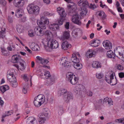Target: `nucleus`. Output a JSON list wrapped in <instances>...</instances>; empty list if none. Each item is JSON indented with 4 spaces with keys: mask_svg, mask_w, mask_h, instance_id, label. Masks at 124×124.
I'll return each mask as SVG.
<instances>
[{
    "mask_svg": "<svg viewBox=\"0 0 124 124\" xmlns=\"http://www.w3.org/2000/svg\"><path fill=\"white\" fill-rule=\"evenodd\" d=\"M58 94L60 96L63 95V99L66 103H68L70 100L73 99L72 94L64 88L61 89L59 90Z\"/></svg>",
    "mask_w": 124,
    "mask_h": 124,
    "instance_id": "nucleus-1",
    "label": "nucleus"
},
{
    "mask_svg": "<svg viewBox=\"0 0 124 124\" xmlns=\"http://www.w3.org/2000/svg\"><path fill=\"white\" fill-rule=\"evenodd\" d=\"M49 23V19L45 16H40V20L37 21L39 26L42 30L46 29V25L48 24Z\"/></svg>",
    "mask_w": 124,
    "mask_h": 124,
    "instance_id": "nucleus-2",
    "label": "nucleus"
},
{
    "mask_svg": "<svg viewBox=\"0 0 124 124\" xmlns=\"http://www.w3.org/2000/svg\"><path fill=\"white\" fill-rule=\"evenodd\" d=\"M40 75L41 76L44 75L46 79H47V83L49 85H52L54 83L55 80V78L54 76H51L50 73L48 71H44L43 73H42Z\"/></svg>",
    "mask_w": 124,
    "mask_h": 124,
    "instance_id": "nucleus-3",
    "label": "nucleus"
},
{
    "mask_svg": "<svg viewBox=\"0 0 124 124\" xmlns=\"http://www.w3.org/2000/svg\"><path fill=\"white\" fill-rule=\"evenodd\" d=\"M71 60L74 62L73 65L75 68L77 70H80L82 67V64L80 62L79 59L76 57V55L75 54H72Z\"/></svg>",
    "mask_w": 124,
    "mask_h": 124,
    "instance_id": "nucleus-4",
    "label": "nucleus"
},
{
    "mask_svg": "<svg viewBox=\"0 0 124 124\" xmlns=\"http://www.w3.org/2000/svg\"><path fill=\"white\" fill-rule=\"evenodd\" d=\"M47 44L48 46H50V47L52 49H56L59 46L58 42L54 39H49Z\"/></svg>",
    "mask_w": 124,
    "mask_h": 124,
    "instance_id": "nucleus-5",
    "label": "nucleus"
},
{
    "mask_svg": "<svg viewBox=\"0 0 124 124\" xmlns=\"http://www.w3.org/2000/svg\"><path fill=\"white\" fill-rule=\"evenodd\" d=\"M68 59L66 57H62L60 59V64L63 67H69L71 65V63L67 61Z\"/></svg>",
    "mask_w": 124,
    "mask_h": 124,
    "instance_id": "nucleus-6",
    "label": "nucleus"
},
{
    "mask_svg": "<svg viewBox=\"0 0 124 124\" xmlns=\"http://www.w3.org/2000/svg\"><path fill=\"white\" fill-rule=\"evenodd\" d=\"M114 52L116 55H119L120 56H122L124 62V48L118 47L116 48V50H115Z\"/></svg>",
    "mask_w": 124,
    "mask_h": 124,
    "instance_id": "nucleus-7",
    "label": "nucleus"
},
{
    "mask_svg": "<svg viewBox=\"0 0 124 124\" xmlns=\"http://www.w3.org/2000/svg\"><path fill=\"white\" fill-rule=\"evenodd\" d=\"M71 20L72 22L75 24L79 25L81 24V21L77 14H76L73 15L71 18Z\"/></svg>",
    "mask_w": 124,
    "mask_h": 124,
    "instance_id": "nucleus-8",
    "label": "nucleus"
},
{
    "mask_svg": "<svg viewBox=\"0 0 124 124\" xmlns=\"http://www.w3.org/2000/svg\"><path fill=\"white\" fill-rule=\"evenodd\" d=\"M84 87L82 85H78L75 86L74 91L75 93L78 95H81L82 90Z\"/></svg>",
    "mask_w": 124,
    "mask_h": 124,
    "instance_id": "nucleus-9",
    "label": "nucleus"
},
{
    "mask_svg": "<svg viewBox=\"0 0 124 124\" xmlns=\"http://www.w3.org/2000/svg\"><path fill=\"white\" fill-rule=\"evenodd\" d=\"M114 74L113 73L110 75V80H107V82L110 84L111 85H115L116 84L117 82V80L116 78H114Z\"/></svg>",
    "mask_w": 124,
    "mask_h": 124,
    "instance_id": "nucleus-10",
    "label": "nucleus"
},
{
    "mask_svg": "<svg viewBox=\"0 0 124 124\" xmlns=\"http://www.w3.org/2000/svg\"><path fill=\"white\" fill-rule=\"evenodd\" d=\"M78 4L82 8H86L89 6V3L87 0H80L78 2Z\"/></svg>",
    "mask_w": 124,
    "mask_h": 124,
    "instance_id": "nucleus-11",
    "label": "nucleus"
},
{
    "mask_svg": "<svg viewBox=\"0 0 124 124\" xmlns=\"http://www.w3.org/2000/svg\"><path fill=\"white\" fill-rule=\"evenodd\" d=\"M35 32L37 35L42 36L44 35V31L39 26L36 27L34 29Z\"/></svg>",
    "mask_w": 124,
    "mask_h": 124,
    "instance_id": "nucleus-12",
    "label": "nucleus"
},
{
    "mask_svg": "<svg viewBox=\"0 0 124 124\" xmlns=\"http://www.w3.org/2000/svg\"><path fill=\"white\" fill-rule=\"evenodd\" d=\"M103 46L106 49H111L112 48V46L111 43L108 41L106 40L103 42Z\"/></svg>",
    "mask_w": 124,
    "mask_h": 124,
    "instance_id": "nucleus-13",
    "label": "nucleus"
},
{
    "mask_svg": "<svg viewBox=\"0 0 124 124\" xmlns=\"http://www.w3.org/2000/svg\"><path fill=\"white\" fill-rule=\"evenodd\" d=\"M57 12L59 13L60 16L65 17L66 14L65 12V10L62 8L59 7L57 8Z\"/></svg>",
    "mask_w": 124,
    "mask_h": 124,
    "instance_id": "nucleus-14",
    "label": "nucleus"
},
{
    "mask_svg": "<svg viewBox=\"0 0 124 124\" xmlns=\"http://www.w3.org/2000/svg\"><path fill=\"white\" fill-rule=\"evenodd\" d=\"M96 15L97 16L100 17L102 20H104L106 18L107 16L105 13L103 11H100L96 12Z\"/></svg>",
    "mask_w": 124,
    "mask_h": 124,
    "instance_id": "nucleus-15",
    "label": "nucleus"
},
{
    "mask_svg": "<svg viewBox=\"0 0 124 124\" xmlns=\"http://www.w3.org/2000/svg\"><path fill=\"white\" fill-rule=\"evenodd\" d=\"M71 46V45L67 41H65L62 43V48L64 50H66L68 48H70Z\"/></svg>",
    "mask_w": 124,
    "mask_h": 124,
    "instance_id": "nucleus-16",
    "label": "nucleus"
},
{
    "mask_svg": "<svg viewBox=\"0 0 124 124\" xmlns=\"http://www.w3.org/2000/svg\"><path fill=\"white\" fill-rule=\"evenodd\" d=\"M96 53V51H94L89 50L86 53V55L87 57H92L94 56Z\"/></svg>",
    "mask_w": 124,
    "mask_h": 124,
    "instance_id": "nucleus-17",
    "label": "nucleus"
},
{
    "mask_svg": "<svg viewBox=\"0 0 124 124\" xmlns=\"http://www.w3.org/2000/svg\"><path fill=\"white\" fill-rule=\"evenodd\" d=\"M36 58L39 61V62H40L42 64H46L49 62L48 60L45 59H43L39 56H37Z\"/></svg>",
    "mask_w": 124,
    "mask_h": 124,
    "instance_id": "nucleus-18",
    "label": "nucleus"
},
{
    "mask_svg": "<svg viewBox=\"0 0 124 124\" xmlns=\"http://www.w3.org/2000/svg\"><path fill=\"white\" fill-rule=\"evenodd\" d=\"M82 31L79 28H76L72 32V36L76 38L78 36V33H81Z\"/></svg>",
    "mask_w": 124,
    "mask_h": 124,
    "instance_id": "nucleus-19",
    "label": "nucleus"
},
{
    "mask_svg": "<svg viewBox=\"0 0 124 124\" xmlns=\"http://www.w3.org/2000/svg\"><path fill=\"white\" fill-rule=\"evenodd\" d=\"M33 5L30 4L27 7V9L28 13L31 14L33 15L34 6Z\"/></svg>",
    "mask_w": 124,
    "mask_h": 124,
    "instance_id": "nucleus-20",
    "label": "nucleus"
},
{
    "mask_svg": "<svg viewBox=\"0 0 124 124\" xmlns=\"http://www.w3.org/2000/svg\"><path fill=\"white\" fill-rule=\"evenodd\" d=\"M79 13L81 16H83L86 15L87 10L85 8H80Z\"/></svg>",
    "mask_w": 124,
    "mask_h": 124,
    "instance_id": "nucleus-21",
    "label": "nucleus"
},
{
    "mask_svg": "<svg viewBox=\"0 0 124 124\" xmlns=\"http://www.w3.org/2000/svg\"><path fill=\"white\" fill-rule=\"evenodd\" d=\"M24 15L23 11L21 9H18L16 11L15 15L18 18L22 17Z\"/></svg>",
    "mask_w": 124,
    "mask_h": 124,
    "instance_id": "nucleus-22",
    "label": "nucleus"
},
{
    "mask_svg": "<svg viewBox=\"0 0 124 124\" xmlns=\"http://www.w3.org/2000/svg\"><path fill=\"white\" fill-rule=\"evenodd\" d=\"M50 29L53 31L59 30V27L58 24L53 23L50 25L49 26Z\"/></svg>",
    "mask_w": 124,
    "mask_h": 124,
    "instance_id": "nucleus-23",
    "label": "nucleus"
},
{
    "mask_svg": "<svg viewBox=\"0 0 124 124\" xmlns=\"http://www.w3.org/2000/svg\"><path fill=\"white\" fill-rule=\"evenodd\" d=\"M20 59V58L18 55H14L12 57L11 62L14 63L18 62Z\"/></svg>",
    "mask_w": 124,
    "mask_h": 124,
    "instance_id": "nucleus-24",
    "label": "nucleus"
},
{
    "mask_svg": "<svg viewBox=\"0 0 124 124\" xmlns=\"http://www.w3.org/2000/svg\"><path fill=\"white\" fill-rule=\"evenodd\" d=\"M100 41L99 40H94L93 41L91 44V46L96 47H97L100 44Z\"/></svg>",
    "mask_w": 124,
    "mask_h": 124,
    "instance_id": "nucleus-25",
    "label": "nucleus"
},
{
    "mask_svg": "<svg viewBox=\"0 0 124 124\" xmlns=\"http://www.w3.org/2000/svg\"><path fill=\"white\" fill-rule=\"evenodd\" d=\"M68 3L67 5L68 7L69 8H75V3L73 2H71L70 0H64Z\"/></svg>",
    "mask_w": 124,
    "mask_h": 124,
    "instance_id": "nucleus-26",
    "label": "nucleus"
},
{
    "mask_svg": "<svg viewBox=\"0 0 124 124\" xmlns=\"http://www.w3.org/2000/svg\"><path fill=\"white\" fill-rule=\"evenodd\" d=\"M116 50V49H115L114 50ZM114 52H115L114 51ZM115 54H116L115 52L114 54L113 51L111 50H109L108 51L107 53V57L110 58H114L115 56Z\"/></svg>",
    "mask_w": 124,
    "mask_h": 124,
    "instance_id": "nucleus-27",
    "label": "nucleus"
},
{
    "mask_svg": "<svg viewBox=\"0 0 124 124\" xmlns=\"http://www.w3.org/2000/svg\"><path fill=\"white\" fill-rule=\"evenodd\" d=\"M92 67L94 68H101V64L99 62H94L92 64Z\"/></svg>",
    "mask_w": 124,
    "mask_h": 124,
    "instance_id": "nucleus-28",
    "label": "nucleus"
},
{
    "mask_svg": "<svg viewBox=\"0 0 124 124\" xmlns=\"http://www.w3.org/2000/svg\"><path fill=\"white\" fill-rule=\"evenodd\" d=\"M22 0H14L13 2L14 5L16 7L18 8L20 6V4L21 3H23Z\"/></svg>",
    "mask_w": 124,
    "mask_h": 124,
    "instance_id": "nucleus-29",
    "label": "nucleus"
},
{
    "mask_svg": "<svg viewBox=\"0 0 124 124\" xmlns=\"http://www.w3.org/2000/svg\"><path fill=\"white\" fill-rule=\"evenodd\" d=\"M27 123H31L33 124H37V121L36 119L33 117H30L27 119Z\"/></svg>",
    "mask_w": 124,
    "mask_h": 124,
    "instance_id": "nucleus-30",
    "label": "nucleus"
},
{
    "mask_svg": "<svg viewBox=\"0 0 124 124\" xmlns=\"http://www.w3.org/2000/svg\"><path fill=\"white\" fill-rule=\"evenodd\" d=\"M75 76L73 73L70 72H68L66 74V78L67 80L69 81L72 79Z\"/></svg>",
    "mask_w": 124,
    "mask_h": 124,
    "instance_id": "nucleus-31",
    "label": "nucleus"
},
{
    "mask_svg": "<svg viewBox=\"0 0 124 124\" xmlns=\"http://www.w3.org/2000/svg\"><path fill=\"white\" fill-rule=\"evenodd\" d=\"M35 98L38 100H39V101H40L43 103L45 101V97L44 95L42 94H39L38 96L37 97H35Z\"/></svg>",
    "mask_w": 124,
    "mask_h": 124,
    "instance_id": "nucleus-32",
    "label": "nucleus"
},
{
    "mask_svg": "<svg viewBox=\"0 0 124 124\" xmlns=\"http://www.w3.org/2000/svg\"><path fill=\"white\" fill-rule=\"evenodd\" d=\"M34 8L33 15H38L40 11V8L38 6L34 5Z\"/></svg>",
    "mask_w": 124,
    "mask_h": 124,
    "instance_id": "nucleus-33",
    "label": "nucleus"
},
{
    "mask_svg": "<svg viewBox=\"0 0 124 124\" xmlns=\"http://www.w3.org/2000/svg\"><path fill=\"white\" fill-rule=\"evenodd\" d=\"M20 64L19 67L17 64L15 65V66L18 70L20 69L21 70H24L25 68V67L24 65V64L21 62H20Z\"/></svg>",
    "mask_w": 124,
    "mask_h": 124,
    "instance_id": "nucleus-34",
    "label": "nucleus"
},
{
    "mask_svg": "<svg viewBox=\"0 0 124 124\" xmlns=\"http://www.w3.org/2000/svg\"><path fill=\"white\" fill-rule=\"evenodd\" d=\"M105 102L106 103L108 102L109 106L113 104V102L112 101L111 99L108 97H106L103 100V103Z\"/></svg>",
    "mask_w": 124,
    "mask_h": 124,
    "instance_id": "nucleus-35",
    "label": "nucleus"
},
{
    "mask_svg": "<svg viewBox=\"0 0 124 124\" xmlns=\"http://www.w3.org/2000/svg\"><path fill=\"white\" fill-rule=\"evenodd\" d=\"M72 79L70 80L69 81L71 84L72 85H75L77 83L78 78V77H76L75 76L73 77Z\"/></svg>",
    "mask_w": 124,
    "mask_h": 124,
    "instance_id": "nucleus-36",
    "label": "nucleus"
},
{
    "mask_svg": "<svg viewBox=\"0 0 124 124\" xmlns=\"http://www.w3.org/2000/svg\"><path fill=\"white\" fill-rule=\"evenodd\" d=\"M33 102L35 106L36 107H40L43 103L41 102L40 101L38 100L35 98Z\"/></svg>",
    "mask_w": 124,
    "mask_h": 124,
    "instance_id": "nucleus-37",
    "label": "nucleus"
},
{
    "mask_svg": "<svg viewBox=\"0 0 124 124\" xmlns=\"http://www.w3.org/2000/svg\"><path fill=\"white\" fill-rule=\"evenodd\" d=\"M9 89V86L8 85H5L1 86L0 87V90L3 93L5 91L8 90Z\"/></svg>",
    "mask_w": 124,
    "mask_h": 124,
    "instance_id": "nucleus-38",
    "label": "nucleus"
},
{
    "mask_svg": "<svg viewBox=\"0 0 124 124\" xmlns=\"http://www.w3.org/2000/svg\"><path fill=\"white\" fill-rule=\"evenodd\" d=\"M1 31H0V38H3L5 37V34L6 29L5 28H1Z\"/></svg>",
    "mask_w": 124,
    "mask_h": 124,
    "instance_id": "nucleus-39",
    "label": "nucleus"
},
{
    "mask_svg": "<svg viewBox=\"0 0 124 124\" xmlns=\"http://www.w3.org/2000/svg\"><path fill=\"white\" fill-rule=\"evenodd\" d=\"M31 48L34 51H37L38 50L39 46L34 43H32L30 46Z\"/></svg>",
    "mask_w": 124,
    "mask_h": 124,
    "instance_id": "nucleus-40",
    "label": "nucleus"
},
{
    "mask_svg": "<svg viewBox=\"0 0 124 124\" xmlns=\"http://www.w3.org/2000/svg\"><path fill=\"white\" fill-rule=\"evenodd\" d=\"M70 36L69 33L67 31H65L63 33V36L61 37V39L63 40L64 39H68L69 37Z\"/></svg>",
    "mask_w": 124,
    "mask_h": 124,
    "instance_id": "nucleus-41",
    "label": "nucleus"
},
{
    "mask_svg": "<svg viewBox=\"0 0 124 124\" xmlns=\"http://www.w3.org/2000/svg\"><path fill=\"white\" fill-rule=\"evenodd\" d=\"M65 17L60 16V18L58 20V25H61L63 24Z\"/></svg>",
    "mask_w": 124,
    "mask_h": 124,
    "instance_id": "nucleus-42",
    "label": "nucleus"
},
{
    "mask_svg": "<svg viewBox=\"0 0 124 124\" xmlns=\"http://www.w3.org/2000/svg\"><path fill=\"white\" fill-rule=\"evenodd\" d=\"M17 30L19 33H22L23 31V27L20 25H18L17 27Z\"/></svg>",
    "mask_w": 124,
    "mask_h": 124,
    "instance_id": "nucleus-43",
    "label": "nucleus"
},
{
    "mask_svg": "<svg viewBox=\"0 0 124 124\" xmlns=\"http://www.w3.org/2000/svg\"><path fill=\"white\" fill-rule=\"evenodd\" d=\"M7 78L8 79L10 82L12 81V78L14 80H16V77L14 75H10L9 74L7 75Z\"/></svg>",
    "mask_w": 124,
    "mask_h": 124,
    "instance_id": "nucleus-44",
    "label": "nucleus"
},
{
    "mask_svg": "<svg viewBox=\"0 0 124 124\" xmlns=\"http://www.w3.org/2000/svg\"><path fill=\"white\" fill-rule=\"evenodd\" d=\"M46 114H45L42 113H41L39 114L38 115V116L39 118L45 119L46 120V118L48 116V115H47Z\"/></svg>",
    "mask_w": 124,
    "mask_h": 124,
    "instance_id": "nucleus-45",
    "label": "nucleus"
},
{
    "mask_svg": "<svg viewBox=\"0 0 124 124\" xmlns=\"http://www.w3.org/2000/svg\"><path fill=\"white\" fill-rule=\"evenodd\" d=\"M1 52L2 54L5 56H8L9 55L8 52L4 48H1Z\"/></svg>",
    "mask_w": 124,
    "mask_h": 124,
    "instance_id": "nucleus-46",
    "label": "nucleus"
},
{
    "mask_svg": "<svg viewBox=\"0 0 124 124\" xmlns=\"http://www.w3.org/2000/svg\"><path fill=\"white\" fill-rule=\"evenodd\" d=\"M10 85L13 87H16L17 85V83L16 82V79L14 80V82H10Z\"/></svg>",
    "mask_w": 124,
    "mask_h": 124,
    "instance_id": "nucleus-47",
    "label": "nucleus"
},
{
    "mask_svg": "<svg viewBox=\"0 0 124 124\" xmlns=\"http://www.w3.org/2000/svg\"><path fill=\"white\" fill-rule=\"evenodd\" d=\"M46 119L39 117L38 122L39 124H43L45 122Z\"/></svg>",
    "mask_w": 124,
    "mask_h": 124,
    "instance_id": "nucleus-48",
    "label": "nucleus"
},
{
    "mask_svg": "<svg viewBox=\"0 0 124 124\" xmlns=\"http://www.w3.org/2000/svg\"><path fill=\"white\" fill-rule=\"evenodd\" d=\"M44 35H46L48 37H50L52 36V33L49 31H47L45 32H44Z\"/></svg>",
    "mask_w": 124,
    "mask_h": 124,
    "instance_id": "nucleus-49",
    "label": "nucleus"
},
{
    "mask_svg": "<svg viewBox=\"0 0 124 124\" xmlns=\"http://www.w3.org/2000/svg\"><path fill=\"white\" fill-rule=\"evenodd\" d=\"M49 113V110L47 108H45L43 109L42 113L45 114H46V115L48 116Z\"/></svg>",
    "mask_w": 124,
    "mask_h": 124,
    "instance_id": "nucleus-50",
    "label": "nucleus"
},
{
    "mask_svg": "<svg viewBox=\"0 0 124 124\" xmlns=\"http://www.w3.org/2000/svg\"><path fill=\"white\" fill-rule=\"evenodd\" d=\"M116 122L121 123L124 124V118L116 119L115 120Z\"/></svg>",
    "mask_w": 124,
    "mask_h": 124,
    "instance_id": "nucleus-51",
    "label": "nucleus"
},
{
    "mask_svg": "<svg viewBox=\"0 0 124 124\" xmlns=\"http://www.w3.org/2000/svg\"><path fill=\"white\" fill-rule=\"evenodd\" d=\"M96 78L98 79H101L103 77V74L101 73H97L96 75Z\"/></svg>",
    "mask_w": 124,
    "mask_h": 124,
    "instance_id": "nucleus-52",
    "label": "nucleus"
},
{
    "mask_svg": "<svg viewBox=\"0 0 124 124\" xmlns=\"http://www.w3.org/2000/svg\"><path fill=\"white\" fill-rule=\"evenodd\" d=\"M15 70L14 69H10L8 70L7 72V75L9 74L10 75H14V72Z\"/></svg>",
    "mask_w": 124,
    "mask_h": 124,
    "instance_id": "nucleus-53",
    "label": "nucleus"
},
{
    "mask_svg": "<svg viewBox=\"0 0 124 124\" xmlns=\"http://www.w3.org/2000/svg\"><path fill=\"white\" fill-rule=\"evenodd\" d=\"M28 84H26L24 86L23 90V92L24 94L26 93L27 92V89L28 88Z\"/></svg>",
    "mask_w": 124,
    "mask_h": 124,
    "instance_id": "nucleus-54",
    "label": "nucleus"
},
{
    "mask_svg": "<svg viewBox=\"0 0 124 124\" xmlns=\"http://www.w3.org/2000/svg\"><path fill=\"white\" fill-rule=\"evenodd\" d=\"M43 14L45 16H51L53 15V14L50 13L49 12L47 11H45L43 13Z\"/></svg>",
    "mask_w": 124,
    "mask_h": 124,
    "instance_id": "nucleus-55",
    "label": "nucleus"
},
{
    "mask_svg": "<svg viewBox=\"0 0 124 124\" xmlns=\"http://www.w3.org/2000/svg\"><path fill=\"white\" fill-rule=\"evenodd\" d=\"M28 34L30 37H33L34 36V33L33 32V31L32 30L28 31Z\"/></svg>",
    "mask_w": 124,
    "mask_h": 124,
    "instance_id": "nucleus-56",
    "label": "nucleus"
},
{
    "mask_svg": "<svg viewBox=\"0 0 124 124\" xmlns=\"http://www.w3.org/2000/svg\"><path fill=\"white\" fill-rule=\"evenodd\" d=\"M13 114V112L12 111H8L7 113L5 115L3 116V117H5L6 116H10Z\"/></svg>",
    "mask_w": 124,
    "mask_h": 124,
    "instance_id": "nucleus-57",
    "label": "nucleus"
},
{
    "mask_svg": "<svg viewBox=\"0 0 124 124\" xmlns=\"http://www.w3.org/2000/svg\"><path fill=\"white\" fill-rule=\"evenodd\" d=\"M87 7H89L90 9H94L96 7L95 5H93L92 4H90V5H89V6Z\"/></svg>",
    "mask_w": 124,
    "mask_h": 124,
    "instance_id": "nucleus-58",
    "label": "nucleus"
},
{
    "mask_svg": "<svg viewBox=\"0 0 124 124\" xmlns=\"http://www.w3.org/2000/svg\"><path fill=\"white\" fill-rule=\"evenodd\" d=\"M22 16V17L21 18V21L23 22H24L26 20V17L24 15Z\"/></svg>",
    "mask_w": 124,
    "mask_h": 124,
    "instance_id": "nucleus-59",
    "label": "nucleus"
},
{
    "mask_svg": "<svg viewBox=\"0 0 124 124\" xmlns=\"http://www.w3.org/2000/svg\"><path fill=\"white\" fill-rule=\"evenodd\" d=\"M0 3L4 6H5L6 4V2L4 0H1L0 1Z\"/></svg>",
    "mask_w": 124,
    "mask_h": 124,
    "instance_id": "nucleus-60",
    "label": "nucleus"
},
{
    "mask_svg": "<svg viewBox=\"0 0 124 124\" xmlns=\"http://www.w3.org/2000/svg\"><path fill=\"white\" fill-rule=\"evenodd\" d=\"M9 46L10 47L13 49H15V46L13 44L12 42H10L9 43Z\"/></svg>",
    "mask_w": 124,
    "mask_h": 124,
    "instance_id": "nucleus-61",
    "label": "nucleus"
},
{
    "mask_svg": "<svg viewBox=\"0 0 124 124\" xmlns=\"http://www.w3.org/2000/svg\"><path fill=\"white\" fill-rule=\"evenodd\" d=\"M117 68L118 70H122L123 69V67L120 64H119L118 65Z\"/></svg>",
    "mask_w": 124,
    "mask_h": 124,
    "instance_id": "nucleus-62",
    "label": "nucleus"
},
{
    "mask_svg": "<svg viewBox=\"0 0 124 124\" xmlns=\"http://www.w3.org/2000/svg\"><path fill=\"white\" fill-rule=\"evenodd\" d=\"M119 76L120 78H123L124 77V73L121 72L119 73Z\"/></svg>",
    "mask_w": 124,
    "mask_h": 124,
    "instance_id": "nucleus-63",
    "label": "nucleus"
},
{
    "mask_svg": "<svg viewBox=\"0 0 124 124\" xmlns=\"http://www.w3.org/2000/svg\"><path fill=\"white\" fill-rule=\"evenodd\" d=\"M69 22H67L65 25V28L67 29H68L69 28Z\"/></svg>",
    "mask_w": 124,
    "mask_h": 124,
    "instance_id": "nucleus-64",
    "label": "nucleus"
}]
</instances>
